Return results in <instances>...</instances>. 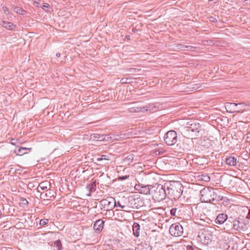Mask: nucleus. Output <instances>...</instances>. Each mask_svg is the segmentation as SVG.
Masks as SVG:
<instances>
[{"label": "nucleus", "mask_w": 250, "mask_h": 250, "mask_svg": "<svg viewBox=\"0 0 250 250\" xmlns=\"http://www.w3.org/2000/svg\"><path fill=\"white\" fill-rule=\"evenodd\" d=\"M165 187L167 188L168 198L176 200L181 196L183 187L180 182L171 181L165 183Z\"/></svg>", "instance_id": "1"}, {"label": "nucleus", "mask_w": 250, "mask_h": 250, "mask_svg": "<svg viewBox=\"0 0 250 250\" xmlns=\"http://www.w3.org/2000/svg\"><path fill=\"white\" fill-rule=\"evenodd\" d=\"M165 185L164 186L155 184L151 188V194L153 199L157 201H161L164 200L167 196V192Z\"/></svg>", "instance_id": "2"}, {"label": "nucleus", "mask_w": 250, "mask_h": 250, "mask_svg": "<svg viewBox=\"0 0 250 250\" xmlns=\"http://www.w3.org/2000/svg\"><path fill=\"white\" fill-rule=\"evenodd\" d=\"M200 200L203 203H209L217 199V194L215 190L209 187L204 188L200 190Z\"/></svg>", "instance_id": "3"}, {"label": "nucleus", "mask_w": 250, "mask_h": 250, "mask_svg": "<svg viewBox=\"0 0 250 250\" xmlns=\"http://www.w3.org/2000/svg\"><path fill=\"white\" fill-rule=\"evenodd\" d=\"M201 130V126L200 124L193 123L189 125V126H186L183 129V132L187 135L190 132L193 134L194 137H199L200 136V131Z\"/></svg>", "instance_id": "4"}, {"label": "nucleus", "mask_w": 250, "mask_h": 250, "mask_svg": "<svg viewBox=\"0 0 250 250\" xmlns=\"http://www.w3.org/2000/svg\"><path fill=\"white\" fill-rule=\"evenodd\" d=\"M114 203L115 199L114 198L107 197L100 202V205L101 206V209L106 211L111 210L115 208Z\"/></svg>", "instance_id": "5"}, {"label": "nucleus", "mask_w": 250, "mask_h": 250, "mask_svg": "<svg viewBox=\"0 0 250 250\" xmlns=\"http://www.w3.org/2000/svg\"><path fill=\"white\" fill-rule=\"evenodd\" d=\"M164 141L168 146L174 145L177 141V135L175 131L171 130L167 131L165 135Z\"/></svg>", "instance_id": "6"}, {"label": "nucleus", "mask_w": 250, "mask_h": 250, "mask_svg": "<svg viewBox=\"0 0 250 250\" xmlns=\"http://www.w3.org/2000/svg\"><path fill=\"white\" fill-rule=\"evenodd\" d=\"M169 231L172 236L178 237L183 234L184 229L183 226L180 223H175L171 225Z\"/></svg>", "instance_id": "7"}, {"label": "nucleus", "mask_w": 250, "mask_h": 250, "mask_svg": "<svg viewBox=\"0 0 250 250\" xmlns=\"http://www.w3.org/2000/svg\"><path fill=\"white\" fill-rule=\"evenodd\" d=\"M222 246L224 250H240L237 242L232 239H228Z\"/></svg>", "instance_id": "8"}, {"label": "nucleus", "mask_w": 250, "mask_h": 250, "mask_svg": "<svg viewBox=\"0 0 250 250\" xmlns=\"http://www.w3.org/2000/svg\"><path fill=\"white\" fill-rule=\"evenodd\" d=\"M153 185H145L142 184H136L135 186V189L138 190L141 194H151V188Z\"/></svg>", "instance_id": "9"}, {"label": "nucleus", "mask_w": 250, "mask_h": 250, "mask_svg": "<svg viewBox=\"0 0 250 250\" xmlns=\"http://www.w3.org/2000/svg\"><path fill=\"white\" fill-rule=\"evenodd\" d=\"M211 234L208 231L202 230L199 232L198 237L204 244H208L211 242Z\"/></svg>", "instance_id": "10"}, {"label": "nucleus", "mask_w": 250, "mask_h": 250, "mask_svg": "<svg viewBox=\"0 0 250 250\" xmlns=\"http://www.w3.org/2000/svg\"><path fill=\"white\" fill-rule=\"evenodd\" d=\"M228 107L230 109H232L233 111H230L231 113L237 112L239 113L241 111L244 110V108L245 105L244 103H241L239 104H236L233 103H229L227 105Z\"/></svg>", "instance_id": "11"}, {"label": "nucleus", "mask_w": 250, "mask_h": 250, "mask_svg": "<svg viewBox=\"0 0 250 250\" xmlns=\"http://www.w3.org/2000/svg\"><path fill=\"white\" fill-rule=\"evenodd\" d=\"M244 218H238L234 220L233 224V228L235 230L240 231H245L244 227Z\"/></svg>", "instance_id": "12"}, {"label": "nucleus", "mask_w": 250, "mask_h": 250, "mask_svg": "<svg viewBox=\"0 0 250 250\" xmlns=\"http://www.w3.org/2000/svg\"><path fill=\"white\" fill-rule=\"evenodd\" d=\"M128 200L131 205V207L133 208L138 209L142 206L140 204L142 203V202L140 198H134V197H130L128 198Z\"/></svg>", "instance_id": "13"}, {"label": "nucleus", "mask_w": 250, "mask_h": 250, "mask_svg": "<svg viewBox=\"0 0 250 250\" xmlns=\"http://www.w3.org/2000/svg\"><path fill=\"white\" fill-rule=\"evenodd\" d=\"M104 222L102 219L96 221L93 225V229L96 233H100L104 228Z\"/></svg>", "instance_id": "14"}, {"label": "nucleus", "mask_w": 250, "mask_h": 250, "mask_svg": "<svg viewBox=\"0 0 250 250\" xmlns=\"http://www.w3.org/2000/svg\"><path fill=\"white\" fill-rule=\"evenodd\" d=\"M54 196V192L51 189H49L46 190L45 191L41 192L40 198L41 199L45 200H50V198Z\"/></svg>", "instance_id": "15"}, {"label": "nucleus", "mask_w": 250, "mask_h": 250, "mask_svg": "<svg viewBox=\"0 0 250 250\" xmlns=\"http://www.w3.org/2000/svg\"><path fill=\"white\" fill-rule=\"evenodd\" d=\"M228 216L224 213L219 214L215 220V222L218 225L223 224L228 219Z\"/></svg>", "instance_id": "16"}, {"label": "nucleus", "mask_w": 250, "mask_h": 250, "mask_svg": "<svg viewBox=\"0 0 250 250\" xmlns=\"http://www.w3.org/2000/svg\"><path fill=\"white\" fill-rule=\"evenodd\" d=\"M104 135L97 133H93L90 135L89 141L93 142L102 141L104 139Z\"/></svg>", "instance_id": "17"}, {"label": "nucleus", "mask_w": 250, "mask_h": 250, "mask_svg": "<svg viewBox=\"0 0 250 250\" xmlns=\"http://www.w3.org/2000/svg\"><path fill=\"white\" fill-rule=\"evenodd\" d=\"M133 233L136 237H138L140 235V226L138 223H134L132 226Z\"/></svg>", "instance_id": "18"}, {"label": "nucleus", "mask_w": 250, "mask_h": 250, "mask_svg": "<svg viewBox=\"0 0 250 250\" xmlns=\"http://www.w3.org/2000/svg\"><path fill=\"white\" fill-rule=\"evenodd\" d=\"M225 162L229 166H235L237 163V159L233 156H229L226 159Z\"/></svg>", "instance_id": "19"}, {"label": "nucleus", "mask_w": 250, "mask_h": 250, "mask_svg": "<svg viewBox=\"0 0 250 250\" xmlns=\"http://www.w3.org/2000/svg\"><path fill=\"white\" fill-rule=\"evenodd\" d=\"M13 11L18 14L24 15L26 14V11L21 7L12 5Z\"/></svg>", "instance_id": "20"}, {"label": "nucleus", "mask_w": 250, "mask_h": 250, "mask_svg": "<svg viewBox=\"0 0 250 250\" xmlns=\"http://www.w3.org/2000/svg\"><path fill=\"white\" fill-rule=\"evenodd\" d=\"M96 187V182L95 181L91 182L90 184H88L86 186V188L89 191V193L87 194V195H90L91 193L95 190Z\"/></svg>", "instance_id": "21"}, {"label": "nucleus", "mask_w": 250, "mask_h": 250, "mask_svg": "<svg viewBox=\"0 0 250 250\" xmlns=\"http://www.w3.org/2000/svg\"><path fill=\"white\" fill-rule=\"evenodd\" d=\"M2 26L8 30H11L14 29L16 27V25L13 24L12 22H8V21H3Z\"/></svg>", "instance_id": "22"}, {"label": "nucleus", "mask_w": 250, "mask_h": 250, "mask_svg": "<svg viewBox=\"0 0 250 250\" xmlns=\"http://www.w3.org/2000/svg\"><path fill=\"white\" fill-rule=\"evenodd\" d=\"M30 150L31 148H28L26 147H21L19 148L17 150V155L21 156L23 154L27 153V151L28 150Z\"/></svg>", "instance_id": "23"}, {"label": "nucleus", "mask_w": 250, "mask_h": 250, "mask_svg": "<svg viewBox=\"0 0 250 250\" xmlns=\"http://www.w3.org/2000/svg\"><path fill=\"white\" fill-rule=\"evenodd\" d=\"M249 219L247 218H244V227L245 228V231L247 230H250V224Z\"/></svg>", "instance_id": "24"}, {"label": "nucleus", "mask_w": 250, "mask_h": 250, "mask_svg": "<svg viewBox=\"0 0 250 250\" xmlns=\"http://www.w3.org/2000/svg\"><path fill=\"white\" fill-rule=\"evenodd\" d=\"M129 112H139L142 111V108L140 107H131L128 109Z\"/></svg>", "instance_id": "25"}, {"label": "nucleus", "mask_w": 250, "mask_h": 250, "mask_svg": "<svg viewBox=\"0 0 250 250\" xmlns=\"http://www.w3.org/2000/svg\"><path fill=\"white\" fill-rule=\"evenodd\" d=\"M57 250H61L62 249V245L60 240H58L54 242V246Z\"/></svg>", "instance_id": "26"}, {"label": "nucleus", "mask_w": 250, "mask_h": 250, "mask_svg": "<svg viewBox=\"0 0 250 250\" xmlns=\"http://www.w3.org/2000/svg\"><path fill=\"white\" fill-rule=\"evenodd\" d=\"M28 204V202L25 198H21L20 200V205L21 207H25Z\"/></svg>", "instance_id": "27"}, {"label": "nucleus", "mask_w": 250, "mask_h": 250, "mask_svg": "<svg viewBox=\"0 0 250 250\" xmlns=\"http://www.w3.org/2000/svg\"><path fill=\"white\" fill-rule=\"evenodd\" d=\"M48 219L43 218L40 220L39 224L41 226H44L48 224Z\"/></svg>", "instance_id": "28"}, {"label": "nucleus", "mask_w": 250, "mask_h": 250, "mask_svg": "<svg viewBox=\"0 0 250 250\" xmlns=\"http://www.w3.org/2000/svg\"><path fill=\"white\" fill-rule=\"evenodd\" d=\"M47 189V187L45 186H44L43 183H41L39 185V187L37 188V191L38 192H40V189L44 190Z\"/></svg>", "instance_id": "29"}, {"label": "nucleus", "mask_w": 250, "mask_h": 250, "mask_svg": "<svg viewBox=\"0 0 250 250\" xmlns=\"http://www.w3.org/2000/svg\"><path fill=\"white\" fill-rule=\"evenodd\" d=\"M199 48L198 47H195L193 46L190 45H187L186 48V50L187 51H195V50L197 49H199Z\"/></svg>", "instance_id": "30"}, {"label": "nucleus", "mask_w": 250, "mask_h": 250, "mask_svg": "<svg viewBox=\"0 0 250 250\" xmlns=\"http://www.w3.org/2000/svg\"><path fill=\"white\" fill-rule=\"evenodd\" d=\"M115 204V207H119L121 208L122 209L126 208V206L125 205H122L121 203L119 201L116 202L115 200V203H114Z\"/></svg>", "instance_id": "31"}, {"label": "nucleus", "mask_w": 250, "mask_h": 250, "mask_svg": "<svg viewBox=\"0 0 250 250\" xmlns=\"http://www.w3.org/2000/svg\"><path fill=\"white\" fill-rule=\"evenodd\" d=\"M109 160L108 157L107 156H106V155H101V156H100L99 157H98L97 158V161H102V160Z\"/></svg>", "instance_id": "32"}, {"label": "nucleus", "mask_w": 250, "mask_h": 250, "mask_svg": "<svg viewBox=\"0 0 250 250\" xmlns=\"http://www.w3.org/2000/svg\"><path fill=\"white\" fill-rule=\"evenodd\" d=\"M187 46V45H185L182 44H177V48L183 50H186Z\"/></svg>", "instance_id": "33"}, {"label": "nucleus", "mask_w": 250, "mask_h": 250, "mask_svg": "<svg viewBox=\"0 0 250 250\" xmlns=\"http://www.w3.org/2000/svg\"><path fill=\"white\" fill-rule=\"evenodd\" d=\"M136 250H150V249L149 248L148 246L146 245V247L141 246L140 247H138Z\"/></svg>", "instance_id": "34"}, {"label": "nucleus", "mask_w": 250, "mask_h": 250, "mask_svg": "<svg viewBox=\"0 0 250 250\" xmlns=\"http://www.w3.org/2000/svg\"><path fill=\"white\" fill-rule=\"evenodd\" d=\"M129 177V175L120 176L118 178V180L123 181L127 179Z\"/></svg>", "instance_id": "35"}, {"label": "nucleus", "mask_w": 250, "mask_h": 250, "mask_svg": "<svg viewBox=\"0 0 250 250\" xmlns=\"http://www.w3.org/2000/svg\"><path fill=\"white\" fill-rule=\"evenodd\" d=\"M177 210V208H172L170 209V212L171 216H176V212Z\"/></svg>", "instance_id": "36"}, {"label": "nucleus", "mask_w": 250, "mask_h": 250, "mask_svg": "<svg viewBox=\"0 0 250 250\" xmlns=\"http://www.w3.org/2000/svg\"><path fill=\"white\" fill-rule=\"evenodd\" d=\"M208 19L211 22H216L217 21V19L214 16H210Z\"/></svg>", "instance_id": "37"}, {"label": "nucleus", "mask_w": 250, "mask_h": 250, "mask_svg": "<svg viewBox=\"0 0 250 250\" xmlns=\"http://www.w3.org/2000/svg\"><path fill=\"white\" fill-rule=\"evenodd\" d=\"M216 200H221V201H223L224 202H225L226 201H228V199L227 197H220V196H218L217 197Z\"/></svg>", "instance_id": "38"}, {"label": "nucleus", "mask_w": 250, "mask_h": 250, "mask_svg": "<svg viewBox=\"0 0 250 250\" xmlns=\"http://www.w3.org/2000/svg\"><path fill=\"white\" fill-rule=\"evenodd\" d=\"M104 141H109L110 140L112 139V137L110 136V135H104Z\"/></svg>", "instance_id": "39"}, {"label": "nucleus", "mask_w": 250, "mask_h": 250, "mask_svg": "<svg viewBox=\"0 0 250 250\" xmlns=\"http://www.w3.org/2000/svg\"><path fill=\"white\" fill-rule=\"evenodd\" d=\"M126 159H127L128 161H130L132 162L133 160V155H128L126 158Z\"/></svg>", "instance_id": "40"}, {"label": "nucleus", "mask_w": 250, "mask_h": 250, "mask_svg": "<svg viewBox=\"0 0 250 250\" xmlns=\"http://www.w3.org/2000/svg\"><path fill=\"white\" fill-rule=\"evenodd\" d=\"M17 140L15 139H12L10 140V143L13 145H16L17 143Z\"/></svg>", "instance_id": "41"}, {"label": "nucleus", "mask_w": 250, "mask_h": 250, "mask_svg": "<svg viewBox=\"0 0 250 250\" xmlns=\"http://www.w3.org/2000/svg\"><path fill=\"white\" fill-rule=\"evenodd\" d=\"M50 6L49 4H48V3H43V5L42 7V9H44V10H45V8H49Z\"/></svg>", "instance_id": "42"}, {"label": "nucleus", "mask_w": 250, "mask_h": 250, "mask_svg": "<svg viewBox=\"0 0 250 250\" xmlns=\"http://www.w3.org/2000/svg\"><path fill=\"white\" fill-rule=\"evenodd\" d=\"M2 10L4 12V13L5 14H7V12L8 11V7H7L6 6H4L2 7Z\"/></svg>", "instance_id": "43"}, {"label": "nucleus", "mask_w": 250, "mask_h": 250, "mask_svg": "<svg viewBox=\"0 0 250 250\" xmlns=\"http://www.w3.org/2000/svg\"><path fill=\"white\" fill-rule=\"evenodd\" d=\"M187 250H194L193 247L191 245H188L187 246Z\"/></svg>", "instance_id": "44"}, {"label": "nucleus", "mask_w": 250, "mask_h": 250, "mask_svg": "<svg viewBox=\"0 0 250 250\" xmlns=\"http://www.w3.org/2000/svg\"><path fill=\"white\" fill-rule=\"evenodd\" d=\"M204 178H202V180L205 181H208L210 180V178L208 176H204Z\"/></svg>", "instance_id": "45"}, {"label": "nucleus", "mask_w": 250, "mask_h": 250, "mask_svg": "<svg viewBox=\"0 0 250 250\" xmlns=\"http://www.w3.org/2000/svg\"><path fill=\"white\" fill-rule=\"evenodd\" d=\"M127 79H125V78H123L121 80V83H127Z\"/></svg>", "instance_id": "46"}, {"label": "nucleus", "mask_w": 250, "mask_h": 250, "mask_svg": "<svg viewBox=\"0 0 250 250\" xmlns=\"http://www.w3.org/2000/svg\"><path fill=\"white\" fill-rule=\"evenodd\" d=\"M246 248L248 250H250V242H247L245 245Z\"/></svg>", "instance_id": "47"}, {"label": "nucleus", "mask_w": 250, "mask_h": 250, "mask_svg": "<svg viewBox=\"0 0 250 250\" xmlns=\"http://www.w3.org/2000/svg\"><path fill=\"white\" fill-rule=\"evenodd\" d=\"M248 219H250V209H249V212L246 216V217Z\"/></svg>", "instance_id": "48"}, {"label": "nucleus", "mask_w": 250, "mask_h": 250, "mask_svg": "<svg viewBox=\"0 0 250 250\" xmlns=\"http://www.w3.org/2000/svg\"><path fill=\"white\" fill-rule=\"evenodd\" d=\"M33 4L35 6H38V5L40 4V3L39 2H38V1H34V2H33Z\"/></svg>", "instance_id": "49"}, {"label": "nucleus", "mask_w": 250, "mask_h": 250, "mask_svg": "<svg viewBox=\"0 0 250 250\" xmlns=\"http://www.w3.org/2000/svg\"><path fill=\"white\" fill-rule=\"evenodd\" d=\"M156 153L157 154H159V155H160V154H162V152H161V151H159V150H157V151H156Z\"/></svg>", "instance_id": "50"}, {"label": "nucleus", "mask_w": 250, "mask_h": 250, "mask_svg": "<svg viewBox=\"0 0 250 250\" xmlns=\"http://www.w3.org/2000/svg\"><path fill=\"white\" fill-rule=\"evenodd\" d=\"M60 55H60V54L59 53H57L56 54V56H57V57H60Z\"/></svg>", "instance_id": "51"}, {"label": "nucleus", "mask_w": 250, "mask_h": 250, "mask_svg": "<svg viewBox=\"0 0 250 250\" xmlns=\"http://www.w3.org/2000/svg\"><path fill=\"white\" fill-rule=\"evenodd\" d=\"M196 160H197V159H193V162L194 163H197L196 162Z\"/></svg>", "instance_id": "52"}, {"label": "nucleus", "mask_w": 250, "mask_h": 250, "mask_svg": "<svg viewBox=\"0 0 250 250\" xmlns=\"http://www.w3.org/2000/svg\"><path fill=\"white\" fill-rule=\"evenodd\" d=\"M127 39H129V36H126L125 37Z\"/></svg>", "instance_id": "53"}]
</instances>
